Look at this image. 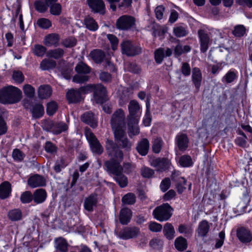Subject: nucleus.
I'll return each instance as SVG.
<instances>
[{"label": "nucleus", "mask_w": 252, "mask_h": 252, "mask_svg": "<svg viewBox=\"0 0 252 252\" xmlns=\"http://www.w3.org/2000/svg\"><path fill=\"white\" fill-rule=\"evenodd\" d=\"M22 92L18 88L9 86L0 90V103L13 104L18 102L21 98Z\"/></svg>", "instance_id": "obj_1"}, {"label": "nucleus", "mask_w": 252, "mask_h": 252, "mask_svg": "<svg viewBox=\"0 0 252 252\" xmlns=\"http://www.w3.org/2000/svg\"><path fill=\"white\" fill-rule=\"evenodd\" d=\"M125 115L122 109L117 110L112 115L111 125L114 133L117 130H124L125 126Z\"/></svg>", "instance_id": "obj_2"}, {"label": "nucleus", "mask_w": 252, "mask_h": 252, "mask_svg": "<svg viewBox=\"0 0 252 252\" xmlns=\"http://www.w3.org/2000/svg\"><path fill=\"white\" fill-rule=\"evenodd\" d=\"M172 208L168 203L157 207L153 211V216L160 221L167 220L172 216Z\"/></svg>", "instance_id": "obj_3"}, {"label": "nucleus", "mask_w": 252, "mask_h": 252, "mask_svg": "<svg viewBox=\"0 0 252 252\" xmlns=\"http://www.w3.org/2000/svg\"><path fill=\"white\" fill-rule=\"evenodd\" d=\"M106 150L110 159H115L121 161L123 158V153L117 145L112 140L107 139L106 142Z\"/></svg>", "instance_id": "obj_4"}, {"label": "nucleus", "mask_w": 252, "mask_h": 252, "mask_svg": "<svg viewBox=\"0 0 252 252\" xmlns=\"http://www.w3.org/2000/svg\"><path fill=\"white\" fill-rule=\"evenodd\" d=\"M123 53L127 56H136L141 52V47L138 44L134 43L130 40L124 41L121 44Z\"/></svg>", "instance_id": "obj_5"}, {"label": "nucleus", "mask_w": 252, "mask_h": 252, "mask_svg": "<svg viewBox=\"0 0 252 252\" xmlns=\"http://www.w3.org/2000/svg\"><path fill=\"white\" fill-rule=\"evenodd\" d=\"M129 115L127 121H133L134 123L138 122L141 114V108L137 101L131 100L128 106Z\"/></svg>", "instance_id": "obj_6"}, {"label": "nucleus", "mask_w": 252, "mask_h": 252, "mask_svg": "<svg viewBox=\"0 0 252 252\" xmlns=\"http://www.w3.org/2000/svg\"><path fill=\"white\" fill-rule=\"evenodd\" d=\"M135 19L130 15H125L120 17L117 20L116 27L121 30H128L135 25Z\"/></svg>", "instance_id": "obj_7"}, {"label": "nucleus", "mask_w": 252, "mask_h": 252, "mask_svg": "<svg viewBox=\"0 0 252 252\" xmlns=\"http://www.w3.org/2000/svg\"><path fill=\"white\" fill-rule=\"evenodd\" d=\"M86 136L92 152L96 154L101 155L103 152V148L94 133L90 130H86Z\"/></svg>", "instance_id": "obj_8"}, {"label": "nucleus", "mask_w": 252, "mask_h": 252, "mask_svg": "<svg viewBox=\"0 0 252 252\" xmlns=\"http://www.w3.org/2000/svg\"><path fill=\"white\" fill-rule=\"evenodd\" d=\"M140 232L139 229L136 227H126L118 233H116L119 238L127 240L136 237Z\"/></svg>", "instance_id": "obj_9"}, {"label": "nucleus", "mask_w": 252, "mask_h": 252, "mask_svg": "<svg viewBox=\"0 0 252 252\" xmlns=\"http://www.w3.org/2000/svg\"><path fill=\"white\" fill-rule=\"evenodd\" d=\"M121 161L109 159L104 162V165L106 168V170L109 173L114 176L123 172V168L120 164Z\"/></svg>", "instance_id": "obj_10"}, {"label": "nucleus", "mask_w": 252, "mask_h": 252, "mask_svg": "<svg viewBox=\"0 0 252 252\" xmlns=\"http://www.w3.org/2000/svg\"><path fill=\"white\" fill-rule=\"evenodd\" d=\"M115 141H117L122 148L128 151L131 147V142L127 138L124 130H117L114 133Z\"/></svg>", "instance_id": "obj_11"}, {"label": "nucleus", "mask_w": 252, "mask_h": 252, "mask_svg": "<svg viewBox=\"0 0 252 252\" xmlns=\"http://www.w3.org/2000/svg\"><path fill=\"white\" fill-rule=\"evenodd\" d=\"M150 165L156 168L158 171L166 170L169 164V160L166 158H153L150 160Z\"/></svg>", "instance_id": "obj_12"}, {"label": "nucleus", "mask_w": 252, "mask_h": 252, "mask_svg": "<svg viewBox=\"0 0 252 252\" xmlns=\"http://www.w3.org/2000/svg\"><path fill=\"white\" fill-rule=\"evenodd\" d=\"M46 180L41 175L35 174L31 176L28 180V185L32 188L43 187L46 185Z\"/></svg>", "instance_id": "obj_13"}, {"label": "nucleus", "mask_w": 252, "mask_h": 252, "mask_svg": "<svg viewBox=\"0 0 252 252\" xmlns=\"http://www.w3.org/2000/svg\"><path fill=\"white\" fill-rule=\"evenodd\" d=\"M87 3L93 12L101 14L105 13V4L102 0H87Z\"/></svg>", "instance_id": "obj_14"}, {"label": "nucleus", "mask_w": 252, "mask_h": 252, "mask_svg": "<svg viewBox=\"0 0 252 252\" xmlns=\"http://www.w3.org/2000/svg\"><path fill=\"white\" fill-rule=\"evenodd\" d=\"M176 144L180 151H185L189 146V139L187 134L179 133L175 138Z\"/></svg>", "instance_id": "obj_15"}, {"label": "nucleus", "mask_w": 252, "mask_h": 252, "mask_svg": "<svg viewBox=\"0 0 252 252\" xmlns=\"http://www.w3.org/2000/svg\"><path fill=\"white\" fill-rule=\"evenodd\" d=\"M94 98L97 103H101L106 94V89L101 84L94 85Z\"/></svg>", "instance_id": "obj_16"}, {"label": "nucleus", "mask_w": 252, "mask_h": 252, "mask_svg": "<svg viewBox=\"0 0 252 252\" xmlns=\"http://www.w3.org/2000/svg\"><path fill=\"white\" fill-rule=\"evenodd\" d=\"M49 126H50V131L54 134H58L68 129V126L63 122H49Z\"/></svg>", "instance_id": "obj_17"}, {"label": "nucleus", "mask_w": 252, "mask_h": 252, "mask_svg": "<svg viewBox=\"0 0 252 252\" xmlns=\"http://www.w3.org/2000/svg\"><path fill=\"white\" fill-rule=\"evenodd\" d=\"M237 235L239 240L244 243H249L252 240L250 231L244 227H241L237 229Z\"/></svg>", "instance_id": "obj_18"}, {"label": "nucleus", "mask_w": 252, "mask_h": 252, "mask_svg": "<svg viewBox=\"0 0 252 252\" xmlns=\"http://www.w3.org/2000/svg\"><path fill=\"white\" fill-rule=\"evenodd\" d=\"M198 33L200 42V50L202 52L205 53L208 49L209 37L203 30H199Z\"/></svg>", "instance_id": "obj_19"}, {"label": "nucleus", "mask_w": 252, "mask_h": 252, "mask_svg": "<svg viewBox=\"0 0 252 252\" xmlns=\"http://www.w3.org/2000/svg\"><path fill=\"white\" fill-rule=\"evenodd\" d=\"M33 196V201L36 204H40L44 202L47 196L46 190L43 189H39L34 190Z\"/></svg>", "instance_id": "obj_20"}, {"label": "nucleus", "mask_w": 252, "mask_h": 252, "mask_svg": "<svg viewBox=\"0 0 252 252\" xmlns=\"http://www.w3.org/2000/svg\"><path fill=\"white\" fill-rule=\"evenodd\" d=\"M60 36L56 33H51L45 37L43 43L45 45L48 47L55 46L59 45Z\"/></svg>", "instance_id": "obj_21"}, {"label": "nucleus", "mask_w": 252, "mask_h": 252, "mask_svg": "<svg viewBox=\"0 0 252 252\" xmlns=\"http://www.w3.org/2000/svg\"><path fill=\"white\" fill-rule=\"evenodd\" d=\"M81 120L92 127L97 126V123L94 114L91 112H87L81 116Z\"/></svg>", "instance_id": "obj_22"}, {"label": "nucleus", "mask_w": 252, "mask_h": 252, "mask_svg": "<svg viewBox=\"0 0 252 252\" xmlns=\"http://www.w3.org/2000/svg\"><path fill=\"white\" fill-rule=\"evenodd\" d=\"M66 97L69 103H77L82 100L83 98L79 90H71L66 94Z\"/></svg>", "instance_id": "obj_23"}, {"label": "nucleus", "mask_w": 252, "mask_h": 252, "mask_svg": "<svg viewBox=\"0 0 252 252\" xmlns=\"http://www.w3.org/2000/svg\"><path fill=\"white\" fill-rule=\"evenodd\" d=\"M149 149V142L146 138H143L139 142L136 147L138 152L141 156L146 155L148 153Z\"/></svg>", "instance_id": "obj_24"}, {"label": "nucleus", "mask_w": 252, "mask_h": 252, "mask_svg": "<svg viewBox=\"0 0 252 252\" xmlns=\"http://www.w3.org/2000/svg\"><path fill=\"white\" fill-rule=\"evenodd\" d=\"M132 216L131 211L127 208L122 209L120 213L119 220L120 222L123 224H127L130 220Z\"/></svg>", "instance_id": "obj_25"}, {"label": "nucleus", "mask_w": 252, "mask_h": 252, "mask_svg": "<svg viewBox=\"0 0 252 252\" xmlns=\"http://www.w3.org/2000/svg\"><path fill=\"white\" fill-rule=\"evenodd\" d=\"M209 225L206 220L201 221L198 224L196 232L198 237H204L206 236L209 230Z\"/></svg>", "instance_id": "obj_26"}, {"label": "nucleus", "mask_w": 252, "mask_h": 252, "mask_svg": "<svg viewBox=\"0 0 252 252\" xmlns=\"http://www.w3.org/2000/svg\"><path fill=\"white\" fill-rule=\"evenodd\" d=\"M97 196L96 194H91L87 197L84 201V207L88 211H92L93 208L97 203Z\"/></svg>", "instance_id": "obj_27"}, {"label": "nucleus", "mask_w": 252, "mask_h": 252, "mask_svg": "<svg viewBox=\"0 0 252 252\" xmlns=\"http://www.w3.org/2000/svg\"><path fill=\"white\" fill-rule=\"evenodd\" d=\"M163 232L164 236L168 240H172L175 237V231L171 223L167 222L164 226Z\"/></svg>", "instance_id": "obj_28"}, {"label": "nucleus", "mask_w": 252, "mask_h": 252, "mask_svg": "<svg viewBox=\"0 0 252 252\" xmlns=\"http://www.w3.org/2000/svg\"><path fill=\"white\" fill-rule=\"evenodd\" d=\"M192 78L196 89H198L202 81V74L198 68H194L192 70Z\"/></svg>", "instance_id": "obj_29"}, {"label": "nucleus", "mask_w": 252, "mask_h": 252, "mask_svg": "<svg viewBox=\"0 0 252 252\" xmlns=\"http://www.w3.org/2000/svg\"><path fill=\"white\" fill-rule=\"evenodd\" d=\"M11 192V185L8 182H4L0 186V198H7Z\"/></svg>", "instance_id": "obj_30"}, {"label": "nucleus", "mask_w": 252, "mask_h": 252, "mask_svg": "<svg viewBox=\"0 0 252 252\" xmlns=\"http://www.w3.org/2000/svg\"><path fill=\"white\" fill-rule=\"evenodd\" d=\"M38 94L40 98H46L52 94L51 88L49 85H42L38 89Z\"/></svg>", "instance_id": "obj_31"}, {"label": "nucleus", "mask_w": 252, "mask_h": 252, "mask_svg": "<svg viewBox=\"0 0 252 252\" xmlns=\"http://www.w3.org/2000/svg\"><path fill=\"white\" fill-rule=\"evenodd\" d=\"M86 27L90 31H95L98 29V26L95 21L91 17L86 16L84 20Z\"/></svg>", "instance_id": "obj_32"}, {"label": "nucleus", "mask_w": 252, "mask_h": 252, "mask_svg": "<svg viewBox=\"0 0 252 252\" xmlns=\"http://www.w3.org/2000/svg\"><path fill=\"white\" fill-rule=\"evenodd\" d=\"M176 249L180 252L186 250L188 247L187 240L182 236L177 238L174 242Z\"/></svg>", "instance_id": "obj_33"}, {"label": "nucleus", "mask_w": 252, "mask_h": 252, "mask_svg": "<svg viewBox=\"0 0 252 252\" xmlns=\"http://www.w3.org/2000/svg\"><path fill=\"white\" fill-rule=\"evenodd\" d=\"M138 122L134 123L133 121H128V133L130 137L137 135L140 130L137 125Z\"/></svg>", "instance_id": "obj_34"}, {"label": "nucleus", "mask_w": 252, "mask_h": 252, "mask_svg": "<svg viewBox=\"0 0 252 252\" xmlns=\"http://www.w3.org/2000/svg\"><path fill=\"white\" fill-rule=\"evenodd\" d=\"M64 51L63 49L56 48L55 49L49 50L46 53V56L49 58H52L55 59H59L63 57Z\"/></svg>", "instance_id": "obj_35"}, {"label": "nucleus", "mask_w": 252, "mask_h": 252, "mask_svg": "<svg viewBox=\"0 0 252 252\" xmlns=\"http://www.w3.org/2000/svg\"><path fill=\"white\" fill-rule=\"evenodd\" d=\"M56 248L61 252H67L68 245L66 241L63 238H59L56 240Z\"/></svg>", "instance_id": "obj_36"}, {"label": "nucleus", "mask_w": 252, "mask_h": 252, "mask_svg": "<svg viewBox=\"0 0 252 252\" xmlns=\"http://www.w3.org/2000/svg\"><path fill=\"white\" fill-rule=\"evenodd\" d=\"M90 56L97 63H101L105 57L104 53L100 50H94L90 53Z\"/></svg>", "instance_id": "obj_37"}, {"label": "nucleus", "mask_w": 252, "mask_h": 252, "mask_svg": "<svg viewBox=\"0 0 252 252\" xmlns=\"http://www.w3.org/2000/svg\"><path fill=\"white\" fill-rule=\"evenodd\" d=\"M8 216L12 221H18L22 219V213L20 210L15 209L8 212Z\"/></svg>", "instance_id": "obj_38"}, {"label": "nucleus", "mask_w": 252, "mask_h": 252, "mask_svg": "<svg viewBox=\"0 0 252 252\" xmlns=\"http://www.w3.org/2000/svg\"><path fill=\"white\" fill-rule=\"evenodd\" d=\"M114 178L121 188H124L127 185V179L123 174V172H121V173L115 175Z\"/></svg>", "instance_id": "obj_39"}, {"label": "nucleus", "mask_w": 252, "mask_h": 252, "mask_svg": "<svg viewBox=\"0 0 252 252\" xmlns=\"http://www.w3.org/2000/svg\"><path fill=\"white\" fill-rule=\"evenodd\" d=\"M56 65V62L49 59H44L40 63L41 69L44 70L53 68Z\"/></svg>", "instance_id": "obj_40"}, {"label": "nucleus", "mask_w": 252, "mask_h": 252, "mask_svg": "<svg viewBox=\"0 0 252 252\" xmlns=\"http://www.w3.org/2000/svg\"><path fill=\"white\" fill-rule=\"evenodd\" d=\"M75 71L78 74H87L91 71L90 68L85 63L80 62L75 67Z\"/></svg>", "instance_id": "obj_41"}, {"label": "nucleus", "mask_w": 252, "mask_h": 252, "mask_svg": "<svg viewBox=\"0 0 252 252\" xmlns=\"http://www.w3.org/2000/svg\"><path fill=\"white\" fill-rule=\"evenodd\" d=\"M246 32V28L242 25H238L234 27L232 33L235 37H241L245 35Z\"/></svg>", "instance_id": "obj_42"}, {"label": "nucleus", "mask_w": 252, "mask_h": 252, "mask_svg": "<svg viewBox=\"0 0 252 252\" xmlns=\"http://www.w3.org/2000/svg\"><path fill=\"white\" fill-rule=\"evenodd\" d=\"M179 163L181 166L184 167H189L193 164L191 157L186 155H183L180 157Z\"/></svg>", "instance_id": "obj_43"}, {"label": "nucleus", "mask_w": 252, "mask_h": 252, "mask_svg": "<svg viewBox=\"0 0 252 252\" xmlns=\"http://www.w3.org/2000/svg\"><path fill=\"white\" fill-rule=\"evenodd\" d=\"M33 117L39 118L44 114V108L41 104H37L34 105L32 109Z\"/></svg>", "instance_id": "obj_44"}, {"label": "nucleus", "mask_w": 252, "mask_h": 252, "mask_svg": "<svg viewBox=\"0 0 252 252\" xmlns=\"http://www.w3.org/2000/svg\"><path fill=\"white\" fill-rule=\"evenodd\" d=\"M33 54L38 57H43L46 52V48L44 46L36 44L32 49Z\"/></svg>", "instance_id": "obj_45"}, {"label": "nucleus", "mask_w": 252, "mask_h": 252, "mask_svg": "<svg viewBox=\"0 0 252 252\" xmlns=\"http://www.w3.org/2000/svg\"><path fill=\"white\" fill-rule=\"evenodd\" d=\"M163 141L160 138H155L152 145V149L155 153H159L162 147Z\"/></svg>", "instance_id": "obj_46"}, {"label": "nucleus", "mask_w": 252, "mask_h": 252, "mask_svg": "<svg viewBox=\"0 0 252 252\" xmlns=\"http://www.w3.org/2000/svg\"><path fill=\"white\" fill-rule=\"evenodd\" d=\"M34 5L35 9L40 13L45 12L47 11L48 7L46 2L40 0L35 1Z\"/></svg>", "instance_id": "obj_47"}, {"label": "nucleus", "mask_w": 252, "mask_h": 252, "mask_svg": "<svg viewBox=\"0 0 252 252\" xmlns=\"http://www.w3.org/2000/svg\"><path fill=\"white\" fill-rule=\"evenodd\" d=\"M176 188L179 193H182L186 189V181L183 177H179L176 180Z\"/></svg>", "instance_id": "obj_48"}, {"label": "nucleus", "mask_w": 252, "mask_h": 252, "mask_svg": "<svg viewBox=\"0 0 252 252\" xmlns=\"http://www.w3.org/2000/svg\"><path fill=\"white\" fill-rule=\"evenodd\" d=\"M20 200L23 203H29L33 200L32 194L29 191H25L22 193Z\"/></svg>", "instance_id": "obj_49"}, {"label": "nucleus", "mask_w": 252, "mask_h": 252, "mask_svg": "<svg viewBox=\"0 0 252 252\" xmlns=\"http://www.w3.org/2000/svg\"><path fill=\"white\" fill-rule=\"evenodd\" d=\"M136 200L135 195L132 193H128L122 198V201L124 203L126 204H133Z\"/></svg>", "instance_id": "obj_50"}, {"label": "nucleus", "mask_w": 252, "mask_h": 252, "mask_svg": "<svg viewBox=\"0 0 252 252\" xmlns=\"http://www.w3.org/2000/svg\"><path fill=\"white\" fill-rule=\"evenodd\" d=\"M89 77L84 74H78L75 75L72 79L73 82L76 83H83L89 80Z\"/></svg>", "instance_id": "obj_51"}, {"label": "nucleus", "mask_w": 252, "mask_h": 252, "mask_svg": "<svg viewBox=\"0 0 252 252\" xmlns=\"http://www.w3.org/2000/svg\"><path fill=\"white\" fill-rule=\"evenodd\" d=\"M164 51L162 48H158L155 52V59L157 63H160L164 57Z\"/></svg>", "instance_id": "obj_52"}, {"label": "nucleus", "mask_w": 252, "mask_h": 252, "mask_svg": "<svg viewBox=\"0 0 252 252\" xmlns=\"http://www.w3.org/2000/svg\"><path fill=\"white\" fill-rule=\"evenodd\" d=\"M37 25L42 29H48L51 26V21L46 18H40L37 21Z\"/></svg>", "instance_id": "obj_53"}, {"label": "nucleus", "mask_w": 252, "mask_h": 252, "mask_svg": "<svg viewBox=\"0 0 252 252\" xmlns=\"http://www.w3.org/2000/svg\"><path fill=\"white\" fill-rule=\"evenodd\" d=\"M25 94L29 98L32 97L34 95V89L30 85H25L23 87Z\"/></svg>", "instance_id": "obj_54"}, {"label": "nucleus", "mask_w": 252, "mask_h": 252, "mask_svg": "<svg viewBox=\"0 0 252 252\" xmlns=\"http://www.w3.org/2000/svg\"><path fill=\"white\" fill-rule=\"evenodd\" d=\"M237 77L236 73L233 71H229L223 77V81L227 83L232 82Z\"/></svg>", "instance_id": "obj_55"}, {"label": "nucleus", "mask_w": 252, "mask_h": 252, "mask_svg": "<svg viewBox=\"0 0 252 252\" xmlns=\"http://www.w3.org/2000/svg\"><path fill=\"white\" fill-rule=\"evenodd\" d=\"M107 38L111 44V47L113 50H116L117 49L119 40L117 37L112 34H108L107 35Z\"/></svg>", "instance_id": "obj_56"}, {"label": "nucleus", "mask_w": 252, "mask_h": 252, "mask_svg": "<svg viewBox=\"0 0 252 252\" xmlns=\"http://www.w3.org/2000/svg\"><path fill=\"white\" fill-rule=\"evenodd\" d=\"M62 44L66 48H71L76 45V40L75 38L70 37L63 40Z\"/></svg>", "instance_id": "obj_57"}, {"label": "nucleus", "mask_w": 252, "mask_h": 252, "mask_svg": "<svg viewBox=\"0 0 252 252\" xmlns=\"http://www.w3.org/2000/svg\"><path fill=\"white\" fill-rule=\"evenodd\" d=\"M50 11L52 14L54 15H59L61 13L62 6L59 3H55L50 6Z\"/></svg>", "instance_id": "obj_58"}, {"label": "nucleus", "mask_w": 252, "mask_h": 252, "mask_svg": "<svg viewBox=\"0 0 252 252\" xmlns=\"http://www.w3.org/2000/svg\"><path fill=\"white\" fill-rule=\"evenodd\" d=\"M57 110V104L55 102H49L47 105V113L50 115H53Z\"/></svg>", "instance_id": "obj_59"}, {"label": "nucleus", "mask_w": 252, "mask_h": 252, "mask_svg": "<svg viewBox=\"0 0 252 252\" xmlns=\"http://www.w3.org/2000/svg\"><path fill=\"white\" fill-rule=\"evenodd\" d=\"M25 157V155L19 149H16L13 150L12 157L17 161H22Z\"/></svg>", "instance_id": "obj_60"}, {"label": "nucleus", "mask_w": 252, "mask_h": 252, "mask_svg": "<svg viewBox=\"0 0 252 252\" xmlns=\"http://www.w3.org/2000/svg\"><path fill=\"white\" fill-rule=\"evenodd\" d=\"M141 175L145 178H149L152 177L154 174V171L147 167H143L141 170Z\"/></svg>", "instance_id": "obj_61"}, {"label": "nucleus", "mask_w": 252, "mask_h": 252, "mask_svg": "<svg viewBox=\"0 0 252 252\" xmlns=\"http://www.w3.org/2000/svg\"><path fill=\"white\" fill-rule=\"evenodd\" d=\"M13 79L18 83H22L24 80L23 73L19 71H14L12 75Z\"/></svg>", "instance_id": "obj_62"}, {"label": "nucleus", "mask_w": 252, "mask_h": 252, "mask_svg": "<svg viewBox=\"0 0 252 252\" xmlns=\"http://www.w3.org/2000/svg\"><path fill=\"white\" fill-rule=\"evenodd\" d=\"M174 34L178 37L184 36L187 35V32L184 28L178 27L174 29Z\"/></svg>", "instance_id": "obj_63"}, {"label": "nucleus", "mask_w": 252, "mask_h": 252, "mask_svg": "<svg viewBox=\"0 0 252 252\" xmlns=\"http://www.w3.org/2000/svg\"><path fill=\"white\" fill-rule=\"evenodd\" d=\"M162 228L161 224L156 222H151L149 224V229L153 232H159L161 230Z\"/></svg>", "instance_id": "obj_64"}]
</instances>
